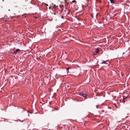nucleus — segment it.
Listing matches in <instances>:
<instances>
[{
  "label": "nucleus",
  "mask_w": 130,
  "mask_h": 130,
  "mask_svg": "<svg viewBox=\"0 0 130 130\" xmlns=\"http://www.w3.org/2000/svg\"><path fill=\"white\" fill-rule=\"evenodd\" d=\"M99 52V48H97L95 50V51L94 52H93V56L97 54Z\"/></svg>",
  "instance_id": "f257e3e1"
},
{
  "label": "nucleus",
  "mask_w": 130,
  "mask_h": 130,
  "mask_svg": "<svg viewBox=\"0 0 130 130\" xmlns=\"http://www.w3.org/2000/svg\"><path fill=\"white\" fill-rule=\"evenodd\" d=\"M79 95L83 96L84 97H86L87 94L83 92H80L79 93Z\"/></svg>",
  "instance_id": "f03ea898"
},
{
  "label": "nucleus",
  "mask_w": 130,
  "mask_h": 130,
  "mask_svg": "<svg viewBox=\"0 0 130 130\" xmlns=\"http://www.w3.org/2000/svg\"><path fill=\"white\" fill-rule=\"evenodd\" d=\"M108 60H107L105 61H103L102 62H101L100 63L101 64H107L108 63L107 62H108Z\"/></svg>",
  "instance_id": "7ed1b4c3"
},
{
  "label": "nucleus",
  "mask_w": 130,
  "mask_h": 130,
  "mask_svg": "<svg viewBox=\"0 0 130 130\" xmlns=\"http://www.w3.org/2000/svg\"><path fill=\"white\" fill-rule=\"evenodd\" d=\"M20 50L19 49L16 50L15 51H14V54H16L18 52H19Z\"/></svg>",
  "instance_id": "20e7f679"
},
{
  "label": "nucleus",
  "mask_w": 130,
  "mask_h": 130,
  "mask_svg": "<svg viewBox=\"0 0 130 130\" xmlns=\"http://www.w3.org/2000/svg\"><path fill=\"white\" fill-rule=\"evenodd\" d=\"M110 1L111 3H114L115 2L114 0H110Z\"/></svg>",
  "instance_id": "39448f33"
},
{
  "label": "nucleus",
  "mask_w": 130,
  "mask_h": 130,
  "mask_svg": "<svg viewBox=\"0 0 130 130\" xmlns=\"http://www.w3.org/2000/svg\"><path fill=\"white\" fill-rule=\"evenodd\" d=\"M69 68H66V69L67 70V72H68V73L69 72Z\"/></svg>",
  "instance_id": "423d86ee"
},
{
  "label": "nucleus",
  "mask_w": 130,
  "mask_h": 130,
  "mask_svg": "<svg viewBox=\"0 0 130 130\" xmlns=\"http://www.w3.org/2000/svg\"><path fill=\"white\" fill-rule=\"evenodd\" d=\"M76 2L75 0H73V1H72V2L73 3L74 2Z\"/></svg>",
  "instance_id": "0eeeda50"
},
{
  "label": "nucleus",
  "mask_w": 130,
  "mask_h": 130,
  "mask_svg": "<svg viewBox=\"0 0 130 130\" xmlns=\"http://www.w3.org/2000/svg\"><path fill=\"white\" fill-rule=\"evenodd\" d=\"M61 18L62 19H63V16H62L61 17Z\"/></svg>",
  "instance_id": "6e6552de"
},
{
  "label": "nucleus",
  "mask_w": 130,
  "mask_h": 130,
  "mask_svg": "<svg viewBox=\"0 0 130 130\" xmlns=\"http://www.w3.org/2000/svg\"><path fill=\"white\" fill-rule=\"evenodd\" d=\"M96 108H98V105H96Z\"/></svg>",
  "instance_id": "1a4fd4ad"
},
{
  "label": "nucleus",
  "mask_w": 130,
  "mask_h": 130,
  "mask_svg": "<svg viewBox=\"0 0 130 130\" xmlns=\"http://www.w3.org/2000/svg\"><path fill=\"white\" fill-rule=\"evenodd\" d=\"M56 5H54V7H56Z\"/></svg>",
  "instance_id": "9d476101"
},
{
  "label": "nucleus",
  "mask_w": 130,
  "mask_h": 130,
  "mask_svg": "<svg viewBox=\"0 0 130 130\" xmlns=\"http://www.w3.org/2000/svg\"><path fill=\"white\" fill-rule=\"evenodd\" d=\"M51 7H49V9H51Z\"/></svg>",
  "instance_id": "9b49d317"
},
{
  "label": "nucleus",
  "mask_w": 130,
  "mask_h": 130,
  "mask_svg": "<svg viewBox=\"0 0 130 130\" xmlns=\"http://www.w3.org/2000/svg\"><path fill=\"white\" fill-rule=\"evenodd\" d=\"M46 6H48V5L47 4H46Z\"/></svg>",
  "instance_id": "f8f14e48"
},
{
  "label": "nucleus",
  "mask_w": 130,
  "mask_h": 130,
  "mask_svg": "<svg viewBox=\"0 0 130 130\" xmlns=\"http://www.w3.org/2000/svg\"><path fill=\"white\" fill-rule=\"evenodd\" d=\"M97 0V1H98V0Z\"/></svg>",
  "instance_id": "ddd939ff"
},
{
  "label": "nucleus",
  "mask_w": 130,
  "mask_h": 130,
  "mask_svg": "<svg viewBox=\"0 0 130 130\" xmlns=\"http://www.w3.org/2000/svg\"><path fill=\"white\" fill-rule=\"evenodd\" d=\"M87 1H88V0H87Z\"/></svg>",
  "instance_id": "4468645a"
}]
</instances>
